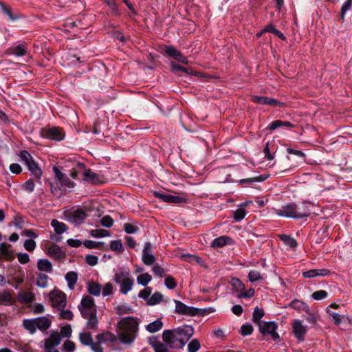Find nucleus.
<instances>
[{"instance_id": "nucleus-12", "label": "nucleus", "mask_w": 352, "mask_h": 352, "mask_svg": "<svg viewBox=\"0 0 352 352\" xmlns=\"http://www.w3.org/2000/svg\"><path fill=\"white\" fill-rule=\"evenodd\" d=\"M40 133L43 138L50 140L60 141L63 139L62 130L58 127H52L47 129H41Z\"/></svg>"}, {"instance_id": "nucleus-44", "label": "nucleus", "mask_w": 352, "mask_h": 352, "mask_svg": "<svg viewBox=\"0 0 352 352\" xmlns=\"http://www.w3.org/2000/svg\"><path fill=\"white\" fill-rule=\"evenodd\" d=\"M152 277L148 273H144L139 275L137 278V282L139 285L146 286L147 284L151 280Z\"/></svg>"}, {"instance_id": "nucleus-18", "label": "nucleus", "mask_w": 352, "mask_h": 352, "mask_svg": "<svg viewBox=\"0 0 352 352\" xmlns=\"http://www.w3.org/2000/svg\"><path fill=\"white\" fill-rule=\"evenodd\" d=\"M0 256L7 261H11L14 258L12 247L10 244L5 243L0 244Z\"/></svg>"}, {"instance_id": "nucleus-9", "label": "nucleus", "mask_w": 352, "mask_h": 352, "mask_svg": "<svg viewBox=\"0 0 352 352\" xmlns=\"http://www.w3.org/2000/svg\"><path fill=\"white\" fill-rule=\"evenodd\" d=\"M174 302L175 303V312L177 314L191 316L200 314L199 309L187 306L182 302L177 300H174Z\"/></svg>"}, {"instance_id": "nucleus-51", "label": "nucleus", "mask_w": 352, "mask_h": 352, "mask_svg": "<svg viewBox=\"0 0 352 352\" xmlns=\"http://www.w3.org/2000/svg\"><path fill=\"white\" fill-rule=\"evenodd\" d=\"M164 284L169 289H175L177 285L175 279L171 276H168L165 278Z\"/></svg>"}, {"instance_id": "nucleus-16", "label": "nucleus", "mask_w": 352, "mask_h": 352, "mask_svg": "<svg viewBox=\"0 0 352 352\" xmlns=\"http://www.w3.org/2000/svg\"><path fill=\"white\" fill-rule=\"evenodd\" d=\"M154 195L155 197L162 199L163 201L172 204H179L184 201L182 197L173 195L170 194L162 193L160 192H155Z\"/></svg>"}, {"instance_id": "nucleus-57", "label": "nucleus", "mask_w": 352, "mask_h": 352, "mask_svg": "<svg viewBox=\"0 0 352 352\" xmlns=\"http://www.w3.org/2000/svg\"><path fill=\"white\" fill-rule=\"evenodd\" d=\"M352 6V0H346L341 8V19L344 20L345 14L351 10Z\"/></svg>"}, {"instance_id": "nucleus-52", "label": "nucleus", "mask_w": 352, "mask_h": 352, "mask_svg": "<svg viewBox=\"0 0 352 352\" xmlns=\"http://www.w3.org/2000/svg\"><path fill=\"white\" fill-rule=\"evenodd\" d=\"M35 188L34 183L32 179H28L22 184V189L28 193H31L34 191Z\"/></svg>"}, {"instance_id": "nucleus-11", "label": "nucleus", "mask_w": 352, "mask_h": 352, "mask_svg": "<svg viewBox=\"0 0 352 352\" xmlns=\"http://www.w3.org/2000/svg\"><path fill=\"white\" fill-rule=\"evenodd\" d=\"M276 214L280 217L297 219L296 204L294 203L287 204L276 210Z\"/></svg>"}, {"instance_id": "nucleus-55", "label": "nucleus", "mask_w": 352, "mask_h": 352, "mask_svg": "<svg viewBox=\"0 0 352 352\" xmlns=\"http://www.w3.org/2000/svg\"><path fill=\"white\" fill-rule=\"evenodd\" d=\"M100 224L105 228H111L113 224V219L109 215H106L100 219Z\"/></svg>"}, {"instance_id": "nucleus-59", "label": "nucleus", "mask_w": 352, "mask_h": 352, "mask_svg": "<svg viewBox=\"0 0 352 352\" xmlns=\"http://www.w3.org/2000/svg\"><path fill=\"white\" fill-rule=\"evenodd\" d=\"M165 52L168 56L175 59L179 51H178L174 46L168 45L166 46Z\"/></svg>"}, {"instance_id": "nucleus-61", "label": "nucleus", "mask_w": 352, "mask_h": 352, "mask_svg": "<svg viewBox=\"0 0 352 352\" xmlns=\"http://www.w3.org/2000/svg\"><path fill=\"white\" fill-rule=\"evenodd\" d=\"M245 214H246V212H245V210L244 208H238L237 210H236L234 211V219L236 221H240L245 217Z\"/></svg>"}, {"instance_id": "nucleus-60", "label": "nucleus", "mask_w": 352, "mask_h": 352, "mask_svg": "<svg viewBox=\"0 0 352 352\" xmlns=\"http://www.w3.org/2000/svg\"><path fill=\"white\" fill-rule=\"evenodd\" d=\"M102 243V242H96L91 240H85L82 242V244L89 249L99 248Z\"/></svg>"}, {"instance_id": "nucleus-26", "label": "nucleus", "mask_w": 352, "mask_h": 352, "mask_svg": "<svg viewBox=\"0 0 352 352\" xmlns=\"http://www.w3.org/2000/svg\"><path fill=\"white\" fill-rule=\"evenodd\" d=\"M280 126H285L287 128H292L294 124L289 121H282L280 120H276L271 122L267 127V129L273 131Z\"/></svg>"}, {"instance_id": "nucleus-28", "label": "nucleus", "mask_w": 352, "mask_h": 352, "mask_svg": "<svg viewBox=\"0 0 352 352\" xmlns=\"http://www.w3.org/2000/svg\"><path fill=\"white\" fill-rule=\"evenodd\" d=\"M65 280L67 282L68 287L70 289H74L78 280V274L76 272L71 271L65 274Z\"/></svg>"}, {"instance_id": "nucleus-35", "label": "nucleus", "mask_w": 352, "mask_h": 352, "mask_svg": "<svg viewBox=\"0 0 352 352\" xmlns=\"http://www.w3.org/2000/svg\"><path fill=\"white\" fill-rule=\"evenodd\" d=\"M51 226L54 228V231L60 234L63 233L67 230V226L56 219H53L51 222Z\"/></svg>"}, {"instance_id": "nucleus-33", "label": "nucleus", "mask_w": 352, "mask_h": 352, "mask_svg": "<svg viewBox=\"0 0 352 352\" xmlns=\"http://www.w3.org/2000/svg\"><path fill=\"white\" fill-rule=\"evenodd\" d=\"M96 307L94 303V299L90 296H85L82 298L78 308L90 309V307Z\"/></svg>"}, {"instance_id": "nucleus-10", "label": "nucleus", "mask_w": 352, "mask_h": 352, "mask_svg": "<svg viewBox=\"0 0 352 352\" xmlns=\"http://www.w3.org/2000/svg\"><path fill=\"white\" fill-rule=\"evenodd\" d=\"M65 216L69 222L80 224L87 217V214L83 209L77 208L76 210L67 211Z\"/></svg>"}, {"instance_id": "nucleus-17", "label": "nucleus", "mask_w": 352, "mask_h": 352, "mask_svg": "<svg viewBox=\"0 0 352 352\" xmlns=\"http://www.w3.org/2000/svg\"><path fill=\"white\" fill-rule=\"evenodd\" d=\"M234 243V241L231 237L223 235L214 239L211 243V246L212 248H222L227 245H233Z\"/></svg>"}, {"instance_id": "nucleus-3", "label": "nucleus", "mask_w": 352, "mask_h": 352, "mask_svg": "<svg viewBox=\"0 0 352 352\" xmlns=\"http://www.w3.org/2000/svg\"><path fill=\"white\" fill-rule=\"evenodd\" d=\"M113 280L120 286V292L126 295L132 289L134 279L128 270H120L113 276Z\"/></svg>"}, {"instance_id": "nucleus-49", "label": "nucleus", "mask_w": 352, "mask_h": 352, "mask_svg": "<svg viewBox=\"0 0 352 352\" xmlns=\"http://www.w3.org/2000/svg\"><path fill=\"white\" fill-rule=\"evenodd\" d=\"M248 279L251 283H254L263 279L261 273L257 270H251L248 274Z\"/></svg>"}, {"instance_id": "nucleus-25", "label": "nucleus", "mask_w": 352, "mask_h": 352, "mask_svg": "<svg viewBox=\"0 0 352 352\" xmlns=\"http://www.w3.org/2000/svg\"><path fill=\"white\" fill-rule=\"evenodd\" d=\"M37 267L41 272L51 273L53 271L52 263L47 259H39L37 262Z\"/></svg>"}, {"instance_id": "nucleus-13", "label": "nucleus", "mask_w": 352, "mask_h": 352, "mask_svg": "<svg viewBox=\"0 0 352 352\" xmlns=\"http://www.w3.org/2000/svg\"><path fill=\"white\" fill-rule=\"evenodd\" d=\"M113 335L109 332L98 334L96 337L98 343H93L90 345L92 351L94 352H102V348L100 343L108 340H113Z\"/></svg>"}, {"instance_id": "nucleus-19", "label": "nucleus", "mask_w": 352, "mask_h": 352, "mask_svg": "<svg viewBox=\"0 0 352 352\" xmlns=\"http://www.w3.org/2000/svg\"><path fill=\"white\" fill-rule=\"evenodd\" d=\"M330 274L327 269H314L302 272V276L307 278H314L317 276H327Z\"/></svg>"}, {"instance_id": "nucleus-53", "label": "nucleus", "mask_w": 352, "mask_h": 352, "mask_svg": "<svg viewBox=\"0 0 352 352\" xmlns=\"http://www.w3.org/2000/svg\"><path fill=\"white\" fill-rule=\"evenodd\" d=\"M123 229L127 234H134L138 232L139 228L131 223H126L123 225Z\"/></svg>"}, {"instance_id": "nucleus-4", "label": "nucleus", "mask_w": 352, "mask_h": 352, "mask_svg": "<svg viewBox=\"0 0 352 352\" xmlns=\"http://www.w3.org/2000/svg\"><path fill=\"white\" fill-rule=\"evenodd\" d=\"M19 156L22 163L27 166L28 169L35 177L38 183H41L43 172L31 154L27 151H22Z\"/></svg>"}, {"instance_id": "nucleus-45", "label": "nucleus", "mask_w": 352, "mask_h": 352, "mask_svg": "<svg viewBox=\"0 0 352 352\" xmlns=\"http://www.w3.org/2000/svg\"><path fill=\"white\" fill-rule=\"evenodd\" d=\"M170 66H171V69H172L173 72H182L184 73L192 74L191 69L181 66L173 61H172L170 63Z\"/></svg>"}, {"instance_id": "nucleus-7", "label": "nucleus", "mask_w": 352, "mask_h": 352, "mask_svg": "<svg viewBox=\"0 0 352 352\" xmlns=\"http://www.w3.org/2000/svg\"><path fill=\"white\" fill-rule=\"evenodd\" d=\"M292 332L298 341H303L308 331V327L303 324V322L299 319H294L292 323Z\"/></svg>"}, {"instance_id": "nucleus-5", "label": "nucleus", "mask_w": 352, "mask_h": 352, "mask_svg": "<svg viewBox=\"0 0 352 352\" xmlns=\"http://www.w3.org/2000/svg\"><path fill=\"white\" fill-rule=\"evenodd\" d=\"M259 332L264 336H270L274 340H278L280 338L276 332L278 329L277 324L274 321L263 322L258 326Z\"/></svg>"}, {"instance_id": "nucleus-6", "label": "nucleus", "mask_w": 352, "mask_h": 352, "mask_svg": "<svg viewBox=\"0 0 352 352\" xmlns=\"http://www.w3.org/2000/svg\"><path fill=\"white\" fill-rule=\"evenodd\" d=\"M82 316L87 320V327L89 329H95L98 324L96 318V307H92L90 309L79 308Z\"/></svg>"}, {"instance_id": "nucleus-23", "label": "nucleus", "mask_w": 352, "mask_h": 352, "mask_svg": "<svg viewBox=\"0 0 352 352\" xmlns=\"http://www.w3.org/2000/svg\"><path fill=\"white\" fill-rule=\"evenodd\" d=\"M309 203L308 202H303L301 206L296 205L297 219H302L309 216L311 210L309 208Z\"/></svg>"}, {"instance_id": "nucleus-54", "label": "nucleus", "mask_w": 352, "mask_h": 352, "mask_svg": "<svg viewBox=\"0 0 352 352\" xmlns=\"http://www.w3.org/2000/svg\"><path fill=\"white\" fill-rule=\"evenodd\" d=\"M232 286L238 291H245V285L239 278H232L231 280Z\"/></svg>"}, {"instance_id": "nucleus-37", "label": "nucleus", "mask_w": 352, "mask_h": 352, "mask_svg": "<svg viewBox=\"0 0 352 352\" xmlns=\"http://www.w3.org/2000/svg\"><path fill=\"white\" fill-rule=\"evenodd\" d=\"M23 325L32 334L34 333L36 331L35 319H25L23 321Z\"/></svg>"}, {"instance_id": "nucleus-43", "label": "nucleus", "mask_w": 352, "mask_h": 352, "mask_svg": "<svg viewBox=\"0 0 352 352\" xmlns=\"http://www.w3.org/2000/svg\"><path fill=\"white\" fill-rule=\"evenodd\" d=\"M47 282H48V276L40 273L38 274L37 279H36V285L41 288H45L47 286Z\"/></svg>"}, {"instance_id": "nucleus-32", "label": "nucleus", "mask_w": 352, "mask_h": 352, "mask_svg": "<svg viewBox=\"0 0 352 352\" xmlns=\"http://www.w3.org/2000/svg\"><path fill=\"white\" fill-rule=\"evenodd\" d=\"M0 7L1 12L7 15L10 21H14L19 19V15L17 14H13L11 8L9 6H7L4 3L0 2Z\"/></svg>"}, {"instance_id": "nucleus-27", "label": "nucleus", "mask_w": 352, "mask_h": 352, "mask_svg": "<svg viewBox=\"0 0 352 352\" xmlns=\"http://www.w3.org/2000/svg\"><path fill=\"white\" fill-rule=\"evenodd\" d=\"M13 303V298L11 293L8 290L0 292V305H10Z\"/></svg>"}, {"instance_id": "nucleus-56", "label": "nucleus", "mask_w": 352, "mask_h": 352, "mask_svg": "<svg viewBox=\"0 0 352 352\" xmlns=\"http://www.w3.org/2000/svg\"><path fill=\"white\" fill-rule=\"evenodd\" d=\"M152 270L155 276L160 278L163 277L166 272V270L163 267H162L158 263H155L153 265Z\"/></svg>"}, {"instance_id": "nucleus-34", "label": "nucleus", "mask_w": 352, "mask_h": 352, "mask_svg": "<svg viewBox=\"0 0 352 352\" xmlns=\"http://www.w3.org/2000/svg\"><path fill=\"white\" fill-rule=\"evenodd\" d=\"M163 327V322L160 319H157L156 320L149 323L146 326V330L151 333H155L160 331Z\"/></svg>"}, {"instance_id": "nucleus-38", "label": "nucleus", "mask_w": 352, "mask_h": 352, "mask_svg": "<svg viewBox=\"0 0 352 352\" xmlns=\"http://www.w3.org/2000/svg\"><path fill=\"white\" fill-rule=\"evenodd\" d=\"M263 309L256 307L253 312L252 321L258 326L263 323V322H261V320L263 317Z\"/></svg>"}, {"instance_id": "nucleus-63", "label": "nucleus", "mask_w": 352, "mask_h": 352, "mask_svg": "<svg viewBox=\"0 0 352 352\" xmlns=\"http://www.w3.org/2000/svg\"><path fill=\"white\" fill-rule=\"evenodd\" d=\"M253 332V327L250 324H243L241 328V333L243 336H249Z\"/></svg>"}, {"instance_id": "nucleus-29", "label": "nucleus", "mask_w": 352, "mask_h": 352, "mask_svg": "<svg viewBox=\"0 0 352 352\" xmlns=\"http://www.w3.org/2000/svg\"><path fill=\"white\" fill-rule=\"evenodd\" d=\"M268 175H261L254 177L247 178V179H243L239 180V184H252L256 182H262L265 181L268 178Z\"/></svg>"}, {"instance_id": "nucleus-62", "label": "nucleus", "mask_w": 352, "mask_h": 352, "mask_svg": "<svg viewBox=\"0 0 352 352\" xmlns=\"http://www.w3.org/2000/svg\"><path fill=\"white\" fill-rule=\"evenodd\" d=\"M327 296H328V294L324 290L316 291L312 294V298L314 300H317L324 299L327 297Z\"/></svg>"}, {"instance_id": "nucleus-21", "label": "nucleus", "mask_w": 352, "mask_h": 352, "mask_svg": "<svg viewBox=\"0 0 352 352\" xmlns=\"http://www.w3.org/2000/svg\"><path fill=\"white\" fill-rule=\"evenodd\" d=\"M61 338L58 333L54 332L50 335V338L45 340V349H54V346L60 343Z\"/></svg>"}, {"instance_id": "nucleus-24", "label": "nucleus", "mask_w": 352, "mask_h": 352, "mask_svg": "<svg viewBox=\"0 0 352 352\" xmlns=\"http://www.w3.org/2000/svg\"><path fill=\"white\" fill-rule=\"evenodd\" d=\"M34 319L36 329H38L42 331H44L49 329L51 325L50 320L46 317H38Z\"/></svg>"}, {"instance_id": "nucleus-40", "label": "nucleus", "mask_w": 352, "mask_h": 352, "mask_svg": "<svg viewBox=\"0 0 352 352\" xmlns=\"http://www.w3.org/2000/svg\"><path fill=\"white\" fill-rule=\"evenodd\" d=\"M163 298V295L156 292H155L147 300V305L150 306L155 305L158 303H160Z\"/></svg>"}, {"instance_id": "nucleus-39", "label": "nucleus", "mask_w": 352, "mask_h": 352, "mask_svg": "<svg viewBox=\"0 0 352 352\" xmlns=\"http://www.w3.org/2000/svg\"><path fill=\"white\" fill-rule=\"evenodd\" d=\"M19 299L23 303H30L34 300V295L31 292H21Z\"/></svg>"}, {"instance_id": "nucleus-36", "label": "nucleus", "mask_w": 352, "mask_h": 352, "mask_svg": "<svg viewBox=\"0 0 352 352\" xmlns=\"http://www.w3.org/2000/svg\"><path fill=\"white\" fill-rule=\"evenodd\" d=\"M279 237L280 239L289 248H295L298 245L296 240L289 235L281 234L279 236Z\"/></svg>"}, {"instance_id": "nucleus-14", "label": "nucleus", "mask_w": 352, "mask_h": 352, "mask_svg": "<svg viewBox=\"0 0 352 352\" xmlns=\"http://www.w3.org/2000/svg\"><path fill=\"white\" fill-rule=\"evenodd\" d=\"M53 171L55 174L56 177L58 179L60 184L62 186H66L68 188H74L75 184L72 182L69 177L62 173L61 171L57 168L54 167Z\"/></svg>"}, {"instance_id": "nucleus-31", "label": "nucleus", "mask_w": 352, "mask_h": 352, "mask_svg": "<svg viewBox=\"0 0 352 352\" xmlns=\"http://www.w3.org/2000/svg\"><path fill=\"white\" fill-rule=\"evenodd\" d=\"M290 306L299 312L309 311V307L304 302L299 300H294L291 302Z\"/></svg>"}, {"instance_id": "nucleus-15", "label": "nucleus", "mask_w": 352, "mask_h": 352, "mask_svg": "<svg viewBox=\"0 0 352 352\" xmlns=\"http://www.w3.org/2000/svg\"><path fill=\"white\" fill-rule=\"evenodd\" d=\"M27 53L26 44L23 43L16 46H12L6 50V55H14L16 56H25Z\"/></svg>"}, {"instance_id": "nucleus-41", "label": "nucleus", "mask_w": 352, "mask_h": 352, "mask_svg": "<svg viewBox=\"0 0 352 352\" xmlns=\"http://www.w3.org/2000/svg\"><path fill=\"white\" fill-rule=\"evenodd\" d=\"M307 316H303L305 319L311 324L315 325L317 323L319 316L316 313L312 311L309 308L308 311H305Z\"/></svg>"}, {"instance_id": "nucleus-48", "label": "nucleus", "mask_w": 352, "mask_h": 352, "mask_svg": "<svg viewBox=\"0 0 352 352\" xmlns=\"http://www.w3.org/2000/svg\"><path fill=\"white\" fill-rule=\"evenodd\" d=\"M111 9L112 14L115 16H119L120 14L116 0H102Z\"/></svg>"}, {"instance_id": "nucleus-64", "label": "nucleus", "mask_w": 352, "mask_h": 352, "mask_svg": "<svg viewBox=\"0 0 352 352\" xmlns=\"http://www.w3.org/2000/svg\"><path fill=\"white\" fill-rule=\"evenodd\" d=\"M199 348H200L199 342L196 339L192 340L188 344V346L189 352H195V351H198L199 349Z\"/></svg>"}, {"instance_id": "nucleus-8", "label": "nucleus", "mask_w": 352, "mask_h": 352, "mask_svg": "<svg viewBox=\"0 0 352 352\" xmlns=\"http://www.w3.org/2000/svg\"><path fill=\"white\" fill-rule=\"evenodd\" d=\"M50 298L52 306L58 309H63L66 306V296L61 291L53 290L50 294Z\"/></svg>"}, {"instance_id": "nucleus-47", "label": "nucleus", "mask_w": 352, "mask_h": 352, "mask_svg": "<svg viewBox=\"0 0 352 352\" xmlns=\"http://www.w3.org/2000/svg\"><path fill=\"white\" fill-rule=\"evenodd\" d=\"M110 249L116 252H123V245L120 240H113L110 243Z\"/></svg>"}, {"instance_id": "nucleus-58", "label": "nucleus", "mask_w": 352, "mask_h": 352, "mask_svg": "<svg viewBox=\"0 0 352 352\" xmlns=\"http://www.w3.org/2000/svg\"><path fill=\"white\" fill-rule=\"evenodd\" d=\"M60 318L63 320H71L73 319L74 315L73 313L69 309H64V308L60 309Z\"/></svg>"}, {"instance_id": "nucleus-30", "label": "nucleus", "mask_w": 352, "mask_h": 352, "mask_svg": "<svg viewBox=\"0 0 352 352\" xmlns=\"http://www.w3.org/2000/svg\"><path fill=\"white\" fill-rule=\"evenodd\" d=\"M87 291L93 296H98L101 293V285L94 281H90L87 284Z\"/></svg>"}, {"instance_id": "nucleus-46", "label": "nucleus", "mask_w": 352, "mask_h": 352, "mask_svg": "<svg viewBox=\"0 0 352 352\" xmlns=\"http://www.w3.org/2000/svg\"><path fill=\"white\" fill-rule=\"evenodd\" d=\"M80 342L86 346H89L92 344L93 340L89 333H80Z\"/></svg>"}, {"instance_id": "nucleus-42", "label": "nucleus", "mask_w": 352, "mask_h": 352, "mask_svg": "<svg viewBox=\"0 0 352 352\" xmlns=\"http://www.w3.org/2000/svg\"><path fill=\"white\" fill-rule=\"evenodd\" d=\"M90 234L95 238H102L110 236V232L104 229H95L90 231Z\"/></svg>"}, {"instance_id": "nucleus-22", "label": "nucleus", "mask_w": 352, "mask_h": 352, "mask_svg": "<svg viewBox=\"0 0 352 352\" xmlns=\"http://www.w3.org/2000/svg\"><path fill=\"white\" fill-rule=\"evenodd\" d=\"M83 175L84 179L85 181L90 182L93 184H99L102 182L99 175L91 171L90 169L85 170L84 171Z\"/></svg>"}, {"instance_id": "nucleus-2", "label": "nucleus", "mask_w": 352, "mask_h": 352, "mask_svg": "<svg viewBox=\"0 0 352 352\" xmlns=\"http://www.w3.org/2000/svg\"><path fill=\"white\" fill-rule=\"evenodd\" d=\"M120 341L124 344L132 343L137 336L138 322L133 317L122 318L118 323Z\"/></svg>"}, {"instance_id": "nucleus-20", "label": "nucleus", "mask_w": 352, "mask_h": 352, "mask_svg": "<svg viewBox=\"0 0 352 352\" xmlns=\"http://www.w3.org/2000/svg\"><path fill=\"white\" fill-rule=\"evenodd\" d=\"M47 255L52 258L62 259L65 254L58 245L53 244L48 248Z\"/></svg>"}, {"instance_id": "nucleus-1", "label": "nucleus", "mask_w": 352, "mask_h": 352, "mask_svg": "<svg viewBox=\"0 0 352 352\" xmlns=\"http://www.w3.org/2000/svg\"><path fill=\"white\" fill-rule=\"evenodd\" d=\"M193 329L190 327L174 330H165L162 334L163 340L172 348L182 349L190 339Z\"/></svg>"}, {"instance_id": "nucleus-50", "label": "nucleus", "mask_w": 352, "mask_h": 352, "mask_svg": "<svg viewBox=\"0 0 352 352\" xmlns=\"http://www.w3.org/2000/svg\"><path fill=\"white\" fill-rule=\"evenodd\" d=\"M142 261L146 265H151L155 261V256L151 253H142Z\"/></svg>"}]
</instances>
